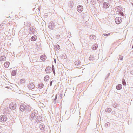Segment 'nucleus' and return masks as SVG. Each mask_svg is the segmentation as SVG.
Instances as JSON below:
<instances>
[{
  "label": "nucleus",
  "instance_id": "nucleus-22",
  "mask_svg": "<svg viewBox=\"0 0 133 133\" xmlns=\"http://www.w3.org/2000/svg\"><path fill=\"white\" fill-rule=\"evenodd\" d=\"M52 81H51L50 82V86H51L52 85Z\"/></svg>",
  "mask_w": 133,
  "mask_h": 133
},
{
  "label": "nucleus",
  "instance_id": "nucleus-2",
  "mask_svg": "<svg viewBox=\"0 0 133 133\" xmlns=\"http://www.w3.org/2000/svg\"><path fill=\"white\" fill-rule=\"evenodd\" d=\"M7 120V118L6 116L3 115L0 117V121L1 122H4Z\"/></svg>",
  "mask_w": 133,
  "mask_h": 133
},
{
  "label": "nucleus",
  "instance_id": "nucleus-17",
  "mask_svg": "<svg viewBox=\"0 0 133 133\" xmlns=\"http://www.w3.org/2000/svg\"><path fill=\"white\" fill-rule=\"evenodd\" d=\"M16 71L15 70H13L12 71L11 75L13 76H15L16 75Z\"/></svg>",
  "mask_w": 133,
  "mask_h": 133
},
{
  "label": "nucleus",
  "instance_id": "nucleus-26",
  "mask_svg": "<svg viewBox=\"0 0 133 133\" xmlns=\"http://www.w3.org/2000/svg\"><path fill=\"white\" fill-rule=\"evenodd\" d=\"M0 133H1V132H0Z\"/></svg>",
  "mask_w": 133,
  "mask_h": 133
},
{
  "label": "nucleus",
  "instance_id": "nucleus-9",
  "mask_svg": "<svg viewBox=\"0 0 133 133\" xmlns=\"http://www.w3.org/2000/svg\"><path fill=\"white\" fill-rule=\"evenodd\" d=\"M122 8H121L119 6H118L116 7V9L115 10L116 12H120V11H121Z\"/></svg>",
  "mask_w": 133,
  "mask_h": 133
},
{
  "label": "nucleus",
  "instance_id": "nucleus-18",
  "mask_svg": "<svg viewBox=\"0 0 133 133\" xmlns=\"http://www.w3.org/2000/svg\"><path fill=\"white\" fill-rule=\"evenodd\" d=\"M20 82L22 83H24L25 82V79H22L20 80Z\"/></svg>",
  "mask_w": 133,
  "mask_h": 133
},
{
  "label": "nucleus",
  "instance_id": "nucleus-8",
  "mask_svg": "<svg viewBox=\"0 0 133 133\" xmlns=\"http://www.w3.org/2000/svg\"><path fill=\"white\" fill-rule=\"evenodd\" d=\"M103 7L105 8H108L109 6V5L106 3H104L103 4Z\"/></svg>",
  "mask_w": 133,
  "mask_h": 133
},
{
  "label": "nucleus",
  "instance_id": "nucleus-7",
  "mask_svg": "<svg viewBox=\"0 0 133 133\" xmlns=\"http://www.w3.org/2000/svg\"><path fill=\"white\" fill-rule=\"evenodd\" d=\"M45 71L47 73H50L52 71L51 68L50 66L47 67Z\"/></svg>",
  "mask_w": 133,
  "mask_h": 133
},
{
  "label": "nucleus",
  "instance_id": "nucleus-23",
  "mask_svg": "<svg viewBox=\"0 0 133 133\" xmlns=\"http://www.w3.org/2000/svg\"><path fill=\"white\" fill-rule=\"evenodd\" d=\"M3 57V56H1V58H2V57Z\"/></svg>",
  "mask_w": 133,
  "mask_h": 133
},
{
  "label": "nucleus",
  "instance_id": "nucleus-24",
  "mask_svg": "<svg viewBox=\"0 0 133 133\" xmlns=\"http://www.w3.org/2000/svg\"><path fill=\"white\" fill-rule=\"evenodd\" d=\"M57 95H56V97H57Z\"/></svg>",
  "mask_w": 133,
  "mask_h": 133
},
{
  "label": "nucleus",
  "instance_id": "nucleus-5",
  "mask_svg": "<svg viewBox=\"0 0 133 133\" xmlns=\"http://www.w3.org/2000/svg\"><path fill=\"white\" fill-rule=\"evenodd\" d=\"M77 9L79 12H81L83 10V6L80 5L78 6L77 8Z\"/></svg>",
  "mask_w": 133,
  "mask_h": 133
},
{
  "label": "nucleus",
  "instance_id": "nucleus-6",
  "mask_svg": "<svg viewBox=\"0 0 133 133\" xmlns=\"http://www.w3.org/2000/svg\"><path fill=\"white\" fill-rule=\"evenodd\" d=\"M115 21L116 23L117 24H119L121 21V18L119 17H117L115 19Z\"/></svg>",
  "mask_w": 133,
  "mask_h": 133
},
{
  "label": "nucleus",
  "instance_id": "nucleus-21",
  "mask_svg": "<svg viewBox=\"0 0 133 133\" xmlns=\"http://www.w3.org/2000/svg\"><path fill=\"white\" fill-rule=\"evenodd\" d=\"M110 35V33H108V34H104V36H109V35Z\"/></svg>",
  "mask_w": 133,
  "mask_h": 133
},
{
  "label": "nucleus",
  "instance_id": "nucleus-20",
  "mask_svg": "<svg viewBox=\"0 0 133 133\" xmlns=\"http://www.w3.org/2000/svg\"><path fill=\"white\" fill-rule=\"evenodd\" d=\"M119 14H120L122 16H124V14L122 12H121V11H120V12H119Z\"/></svg>",
  "mask_w": 133,
  "mask_h": 133
},
{
  "label": "nucleus",
  "instance_id": "nucleus-15",
  "mask_svg": "<svg viewBox=\"0 0 133 133\" xmlns=\"http://www.w3.org/2000/svg\"><path fill=\"white\" fill-rule=\"evenodd\" d=\"M74 64L77 65H79L80 64V62L79 61H76L74 63Z\"/></svg>",
  "mask_w": 133,
  "mask_h": 133
},
{
  "label": "nucleus",
  "instance_id": "nucleus-4",
  "mask_svg": "<svg viewBox=\"0 0 133 133\" xmlns=\"http://www.w3.org/2000/svg\"><path fill=\"white\" fill-rule=\"evenodd\" d=\"M35 87V85L34 83H31L28 85V87L30 89L32 90Z\"/></svg>",
  "mask_w": 133,
  "mask_h": 133
},
{
  "label": "nucleus",
  "instance_id": "nucleus-11",
  "mask_svg": "<svg viewBox=\"0 0 133 133\" xmlns=\"http://www.w3.org/2000/svg\"><path fill=\"white\" fill-rule=\"evenodd\" d=\"M37 39V37L36 36H34L32 37L31 39L32 41H35Z\"/></svg>",
  "mask_w": 133,
  "mask_h": 133
},
{
  "label": "nucleus",
  "instance_id": "nucleus-1",
  "mask_svg": "<svg viewBox=\"0 0 133 133\" xmlns=\"http://www.w3.org/2000/svg\"><path fill=\"white\" fill-rule=\"evenodd\" d=\"M16 103L14 102H11L9 105V107L10 109L12 110H14L16 108Z\"/></svg>",
  "mask_w": 133,
  "mask_h": 133
},
{
  "label": "nucleus",
  "instance_id": "nucleus-16",
  "mask_svg": "<svg viewBox=\"0 0 133 133\" xmlns=\"http://www.w3.org/2000/svg\"><path fill=\"white\" fill-rule=\"evenodd\" d=\"M43 86V84L42 83H39L38 85V87L40 88H42Z\"/></svg>",
  "mask_w": 133,
  "mask_h": 133
},
{
  "label": "nucleus",
  "instance_id": "nucleus-12",
  "mask_svg": "<svg viewBox=\"0 0 133 133\" xmlns=\"http://www.w3.org/2000/svg\"><path fill=\"white\" fill-rule=\"evenodd\" d=\"M10 63L9 62H6L4 63V65L5 67L8 68L9 67L10 65Z\"/></svg>",
  "mask_w": 133,
  "mask_h": 133
},
{
  "label": "nucleus",
  "instance_id": "nucleus-14",
  "mask_svg": "<svg viewBox=\"0 0 133 133\" xmlns=\"http://www.w3.org/2000/svg\"><path fill=\"white\" fill-rule=\"evenodd\" d=\"M49 77L48 76H45L44 78V80L45 82H47L49 79Z\"/></svg>",
  "mask_w": 133,
  "mask_h": 133
},
{
  "label": "nucleus",
  "instance_id": "nucleus-10",
  "mask_svg": "<svg viewBox=\"0 0 133 133\" xmlns=\"http://www.w3.org/2000/svg\"><path fill=\"white\" fill-rule=\"evenodd\" d=\"M40 58L42 60H44L46 58V56L45 55H42L41 56Z\"/></svg>",
  "mask_w": 133,
  "mask_h": 133
},
{
  "label": "nucleus",
  "instance_id": "nucleus-13",
  "mask_svg": "<svg viewBox=\"0 0 133 133\" xmlns=\"http://www.w3.org/2000/svg\"><path fill=\"white\" fill-rule=\"evenodd\" d=\"M122 88V85L120 84L116 86V89L118 90H119L121 89Z\"/></svg>",
  "mask_w": 133,
  "mask_h": 133
},
{
  "label": "nucleus",
  "instance_id": "nucleus-19",
  "mask_svg": "<svg viewBox=\"0 0 133 133\" xmlns=\"http://www.w3.org/2000/svg\"><path fill=\"white\" fill-rule=\"evenodd\" d=\"M122 83L123 85L125 86L126 85V82L124 80H123L122 81Z\"/></svg>",
  "mask_w": 133,
  "mask_h": 133
},
{
  "label": "nucleus",
  "instance_id": "nucleus-25",
  "mask_svg": "<svg viewBox=\"0 0 133 133\" xmlns=\"http://www.w3.org/2000/svg\"><path fill=\"white\" fill-rule=\"evenodd\" d=\"M132 5H133V3L132 4Z\"/></svg>",
  "mask_w": 133,
  "mask_h": 133
},
{
  "label": "nucleus",
  "instance_id": "nucleus-3",
  "mask_svg": "<svg viewBox=\"0 0 133 133\" xmlns=\"http://www.w3.org/2000/svg\"><path fill=\"white\" fill-rule=\"evenodd\" d=\"M26 106L24 104H21L19 107V109L22 111H24L25 109Z\"/></svg>",
  "mask_w": 133,
  "mask_h": 133
}]
</instances>
